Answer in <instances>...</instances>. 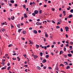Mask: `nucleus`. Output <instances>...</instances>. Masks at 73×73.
<instances>
[{"label": "nucleus", "instance_id": "1", "mask_svg": "<svg viewBox=\"0 0 73 73\" xmlns=\"http://www.w3.org/2000/svg\"><path fill=\"white\" fill-rule=\"evenodd\" d=\"M36 24L37 25H41V23H40L39 22H37L36 23Z\"/></svg>", "mask_w": 73, "mask_h": 73}, {"label": "nucleus", "instance_id": "11", "mask_svg": "<svg viewBox=\"0 0 73 73\" xmlns=\"http://www.w3.org/2000/svg\"><path fill=\"white\" fill-rule=\"evenodd\" d=\"M68 57H71L72 56V54H68Z\"/></svg>", "mask_w": 73, "mask_h": 73}, {"label": "nucleus", "instance_id": "23", "mask_svg": "<svg viewBox=\"0 0 73 73\" xmlns=\"http://www.w3.org/2000/svg\"><path fill=\"white\" fill-rule=\"evenodd\" d=\"M55 69L56 70H57L58 71L59 69L58 68H55Z\"/></svg>", "mask_w": 73, "mask_h": 73}, {"label": "nucleus", "instance_id": "51", "mask_svg": "<svg viewBox=\"0 0 73 73\" xmlns=\"http://www.w3.org/2000/svg\"><path fill=\"white\" fill-rule=\"evenodd\" d=\"M66 46H68V47H69V44H66Z\"/></svg>", "mask_w": 73, "mask_h": 73}, {"label": "nucleus", "instance_id": "41", "mask_svg": "<svg viewBox=\"0 0 73 73\" xmlns=\"http://www.w3.org/2000/svg\"><path fill=\"white\" fill-rule=\"evenodd\" d=\"M52 23H53V24H55V22H54L53 20L52 21Z\"/></svg>", "mask_w": 73, "mask_h": 73}, {"label": "nucleus", "instance_id": "52", "mask_svg": "<svg viewBox=\"0 0 73 73\" xmlns=\"http://www.w3.org/2000/svg\"><path fill=\"white\" fill-rule=\"evenodd\" d=\"M37 21H40V19H38L37 20Z\"/></svg>", "mask_w": 73, "mask_h": 73}, {"label": "nucleus", "instance_id": "19", "mask_svg": "<svg viewBox=\"0 0 73 73\" xmlns=\"http://www.w3.org/2000/svg\"><path fill=\"white\" fill-rule=\"evenodd\" d=\"M40 56H42V52H40Z\"/></svg>", "mask_w": 73, "mask_h": 73}, {"label": "nucleus", "instance_id": "6", "mask_svg": "<svg viewBox=\"0 0 73 73\" xmlns=\"http://www.w3.org/2000/svg\"><path fill=\"white\" fill-rule=\"evenodd\" d=\"M38 56H37L36 55H35L34 56V58L35 59H36L37 57H38Z\"/></svg>", "mask_w": 73, "mask_h": 73}, {"label": "nucleus", "instance_id": "25", "mask_svg": "<svg viewBox=\"0 0 73 73\" xmlns=\"http://www.w3.org/2000/svg\"><path fill=\"white\" fill-rule=\"evenodd\" d=\"M5 29H1V31H2L3 32H4V31H5Z\"/></svg>", "mask_w": 73, "mask_h": 73}, {"label": "nucleus", "instance_id": "60", "mask_svg": "<svg viewBox=\"0 0 73 73\" xmlns=\"http://www.w3.org/2000/svg\"><path fill=\"white\" fill-rule=\"evenodd\" d=\"M48 3H51V1H49L48 2Z\"/></svg>", "mask_w": 73, "mask_h": 73}, {"label": "nucleus", "instance_id": "12", "mask_svg": "<svg viewBox=\"0 0 73 73\" xmlns=\"http://www.w3.org/2000/svg\"><path fill=\"white\" fill-rule=\"evenodd\" d=\"M23 34H24V35L26 34V31H23Z\"/></svg>", "mask_w": 73, "mask_h": 73}, {"label": "nucleus", "instance_id": "24", "mask_svg": "<svg viewBox=\"0 0 73 73\" xmlns=\"http://www.w3.org/2000/svg\"><path fill=\"white\" fill-rule=\"evenodd\" d=\"M11 69V66H9V67H8V68H7V70H9V69Z\"/></svg>", "mask_w": 73, "mask_h": 73}, {"label": "nucleus", "instance_id": "7", "mask_svg": "<svg viewBox=\"0 0 73 73\" xmlns=\"http://www.w3.org/2000/svg\"><path fill=\"white\" fill-rule=\"evenodd\" d=\"M36 68L38 70H40L41 69V68L38 66H37Z\"/></svg>", "mask_w": 73, "mask_h": 73}, {"label": "nucleus", "instance_id": "2", "mask_svg": "<svg viewBox=\"0 0 73 73\" xmlns=\"http://www.w3.org/2000/svg\"><path fill=\"white\" fill-rule=\"evenodd\" d=\"M65 29H66V32H67V31H69V30H68V29H69V27H65Z\"/></svg>", "mask_w": 73, "mask_h": 73}, {"label": "nucleus", "instance_id": "17", "mask_svg": "<svg viewBox=\"0 0 73 73\" xmlns=\"http://www.w3.org/2000/svg\"><path fill=\"white\" fill-rule=\"evenodd\" d=\"M21 30H22V29H18V32H19V33H20V32H21Z\"/></svg>", "mask_w": 73, "mask_h": 73}, {"label": "nucleus", "instance_id": "55", "mask_svg": "<svg viewBox=\"0 0 73 73\" xmlns=\"http://www.w3.org/2000/svg\"><path fill=\"white\" fill-rule=\"evenodd\" d=\"M60 23L59 22H58V23L57 24V25H58V24H60Z\"/></svg>", "mask_w": 73, "mask_h": 73}, {"label": "nucleus", "instance_id": "63", "mask_svg": "<svg viewBox=\"0 0 73 73\" xmlns=\"http://www.w3.org/2000/svg\"><path fill=\"white\" fill-rule=\"evenodd\" d=\"M8 56V54H5V57H7V56Z\"/></svg>", "mask_w": 73, "mask_h": 73}, {"label": "nucleus", "instance_id": "53", "mask_svg": "<svg viewBox=\"0 0 73 73\" xmlns=\"http://www.w3.org/2000/svg\"><path fill=\"white\" fill-rule=\"evenodd\" d=\"M44 42H45V41H46V39L45 38H44Z\"/></svg>", "mask_w": 73, "mask_h": 73}, {"label": "nucleus", "instance_id": "16", "mask_svg": "<svg viewBox=\"0 0 73 73\" xmlns=\"http://www.w3.org/2000/svg\"><path fill=\"white\" fill-rule=\"evenodd\" d=\"M64 53V52H63V51H60V54H61L62 53Z\"/></svg>", "mask_w": 73, "mask_h": 73}, {"label": "nucleus", "instance_id": "21", "mask_svg": "<svg viewBox=\"0 0 73 73\" xmlns=\"http://www.w3.org/2000/svg\"><path fill=\"white\" fill-rule=\"evenodd\" d=\"M23 7L25 9H27V8L25 7V5H23Z\"/></svg>", "mask_w": 73, "mask_h": 73}, {"label": "nucleus", "instance_id": "58", "mask_svg": "<svg viewBox=\"0 0 73 73\" xmlns=\"http://www.w3.org/2000/svg\"><path fill=\"white\" fill-rule=\"evenodd\" d=\"M29 29L30 30H32V27L30 28H29Z\"/></svg>", "mask_w": 73, "mask_h": 73}, {"label": "nucleus", "instance_id": "27", "mask_svg": "<svg viewBox=\"0 0 73 73\" xmlns=\"http://www.w3.org/2000/svg\"><path fill=\"white\" fill-rule=\"evenodd\" d=\"M5 25V23H4V22L3 23L1 24V25H2V26H3V25Z\"/></svg>", "mask_w": 73, "mask_h": 73}, {"label": "nucleus", "instance_id": "43", "mask_svg": "<svg viewBox=\"0 0 73 73\" xmlns=\"http://www.w3.org/2000/svg\"><path fill=\"white\" fill-rule=\"evenodd\" d=\"M66 38H68V35L67 34L66 35Z\"/></svg>", "mask_w": 73, "mask_h": 73}, {"label": "nucleus", "instance_id": "15", "mask_svg": "<svg viewBox=\"0 0 73 73\" xmlns=\"http://www.w3.org/2000/svg\"><path fill=\"white\" fill-rule=\"evenodd\" d=\"M45 33H46L45 34V36L46 37H47L48 36V35H47V33H46V32H45Z\"/></svg>", "mask_w": 73, "mask_h": 73}, {"label": "nucleus", "instance_id": "49", "mask_svg": "<svg viewBox=\"0 0 73 73\" xmlns=\"http://www.w3.org/2000/svg\"><path fill=\"white\" fill-rule=\"evenodd\" d=\"M63 46H64V44H62L61 46H60L61 47H63Z\"/></svg>", "mask_w": 73, "mask_h": 73}, {"label": "nucleus", "instance_id": "32", "mask_svg": "<svg viewBox=\"0 0 73 73\" xmlns=\"http://www.w3.org/2000/svg\"><path fill=\"white\" fill-rule=\"evenodd\" d=\"M11 46H12V44H10L8 46V47L9 48V47H11Z\"/></svg>", "mask_w": 73, "mask_h": 73}, {"label": "nucleus", "instance_id": "5", "mask_svg": "<svg viewBox=\"0 0 73 73\" xmlns=\"http://www.w3.org/2000/svg\"><path fill=\"white\" fill-rule=\"evenodd\" d=\"M34 13L35 14H38V11L37 10H35L34 11Z\"/></svg>", "mask_w": 73, "mask_h": 73}, {"label": "nucleus", "instance_id": "4", "mask_svg": "<svg viewBox=\"0 0 73 73\" xmlns=\"http://www.w3.org/2000/svg\"><path fill=\"white\" fill-rule=\"evenodd\" d=\"M33 33H35V34H37V31L36 30H34L33 31Z\"/></svg>", "mask_w": 73, "mask_h": 73}, {"label": "nucleus", "instance_id": "62", "mask_svg": "<svg viewBox=\"0 0 73 73\" xmlns=\"http://www.w3.org/2000/svg\"><path fill=\"white\" fill-rule=\"evenodd\" d=\"M41 30H38V33H41Z\"/></svg>", "mask_w": 73, "mask_h": 73}, {"label": "nucleus", "instance_id": "56", "mask_svg": "<svg viewBox=\"0 0 73 73\" xmlns=\"http://www.w3.org/2000/svg\"><path fill=\"white\" fill-rule=\"evenodd\" d=\"M44 49H45V50L46 49V46H44Z\"/></svg>", "mask_w": 73, "mask_h": 73}, {"label": "nucleus", "instance_id": "22", "mask_svg": "<svg viewBox=\"0 0 73 73\" xmlns=\"http://www.w3.org/2000/svg\"><path fill=\"white\" fill-rule=\"evenodd\" d=\"M46 58H48L49 57V55H47L46 56Z\"/></svg>", "mask_w": 73, "mask_h": 73}, {"label": "nucleus", "instance_id": "28", "mask_svg": "<svg viewBox=\"0 0 73 73\" xmlns=\"http://www.w3.org/2000/svg\"><path fill=\"white\" fill-rule=\"evenodd\" d=\"M36 48H38L39 47V46L38 45H36Z\"/></svg>", "mask_w": 73, "mask_h": 73}, {"label": "nucleus", "instance_id": "18", "mask_svg": "<svg viewBox=\"0 0 73 73\" xmlns=\"http://www.w3.org/2000/svg\"><path fill=\"white\" fill-rule=\"evenodd\" d=\"M10 2L11 3H15V1L13 0H12L10 1Z\"/></svg>", "mask_w": 73, "mask_h": 73}, {"label": "nucleus", "instance_id": "57", "mask_svg": "<svg viewBox=\"0 0 73 73\" xmlns=\"http://www.w3.org/2000/svg\"><path fill=\"white\" fill-rule=\"evenodd\" d=\"M2 61L3 62H4V61H5V59H2Z\"/></svg>", "mask_w": 73, "mask_h": 73}, {"label": "nucleus", "instance_id": "20", "mask_svg": "<svg viewBox=\"0 0 73 73\" xmlns=\"http://www.w3.org/2000/svg\"><path fill=\"white\" fill-rule=\"evenodd\" d=\"M70 12H71V13H73V9H72L70 10Z\"/></svg>", "mask_w": 73, "mask_h": 73}, {"label": "nucleus", "instance_id": "42", "mask_svg": "<svg viewBox=\"0 0 73 73\" xmlns=\"http://www.w3.org/2000/svg\"><path fill=\"white\" fill-rule=\"evenodd\" d=\"M54 44H53L51 46V47L52 48H53L54 47Z\"/></svg>", "mask_w": 73, "mask_h": 73}, {"label": "nucleus", "instance_id": "61", "mask_svg": "<svg viewBox=\"0 0 73 73\" xmlns=\"http://www.w3.org/2000/svg\"><path fill=\"white\" fill-rule=\"evenodd\" d=\"M15 7H17V4H15Z\"/></svg>", "mask_w": 73, "mask_h": 73}, {"label": "nucleus", "instance_id": "8", "mask_svg": "<svg viewBox=\"0 0 73 73\" xmlns=\"http://www.w3.org/2000/svg\"><path fill=\"white\" fill-rule=\"evenodd\" d=\"M24 16L25 18H27L28 17V16H27V15L26 14H24Z\"/></svg>", "mask_w": 73, "mask_h": 73}, {"label": "nucleus", "instance_id": "33", "mask_svg": "<svg viewBox=\"0 0 73 73\" xmlns=\"http://www.w3.org/2000/svg\"><path fill=\"white\" fill-rule=\"evenodd\" d=\"M60 31L61 32H63V30L62 29V28H61L60 29Z\"/></svg>", "mask_w": 73, "mask_h": 73}, {"label": "nucleus", "instance_id": "10", "mask_svg": "<svg viewBox=\"0 0 73 73\" xmlns=\"http://www.w3.org/2000/svg\"><path fill=\"white\" fill-rule=\"evenodd\" d=\"M1 64H2L3 66H4L5 65V63L4 62H2L1 63Z\"/></svg>", "mask_w": 73, "mask_h": 73}, {"label": "nucleus", "instance_id": "37", "mask_svg": "<svg viewBox=\"0 0 73 73\" xmlns=\"http://www.w3.org/2000/svg\"><path fill=\"white\" fill-rule=\"evenodd\" d=\"M11 27L12 28H14V26H13V25H12L11 24Z\"/></svg>", "mask_w": 73, "mask_h": 73}, {"label": "nucleus", "instance_id": "40", "mask_svg": "<svg viewBox=\"0 0 73 73\" xmlns=\"http://www.w3.org/2000/svg\"><path fill=\"white\" fill-rule=\"evenodd\" d=\"M69 40H67V41L66 42V43H67V44H69V42H68Z\"/></svg>", "mask_w": 73, "mask_h": 73}, {"label": "nucleus", "instance_id": "35", "mask_svg": "<svg viewBox=\"0 0 73 73\" xmlns=\"http://www.w3.org/2000/svg\"><path fill=\"white\" fill-rule=\"evenodd\" d=\"M64 56L65 58H66V57H67V55H64Z\"/></svg>", "mask_w": 73, "mask_h": 73}, {"label": "nucleus", "instance_id": "46", "mask_svg": "<svg viewBox=\"0 0 73 73\" xmlns=\"http://www.w3.org/2000/svg\"><path fill=\"white\" fill-rule=\"evenodd\" d=\"M66 48L64 47V51H66Z\"/></svg>", "mask_w": 73, "mask_h": 73}, {"label": "nucleus", "instance_id": "39", "mask_svg": "<svg viewBox=\"0 0 73 73\" xmlns=\"http://www.w3.org/2000/svg\"><path fill=\"white\" fill-rule=\"evenodd\" d=\"M70 44H71V45H73V42H70Z\"/></svg>", "mask_w": 73, "mask_h": 73}, {"label": "nucleus", "instance_id": "54", "mask_svg": "<svg viewBox=\"0 0 73 73\" xmlns=\"http://www.w3.org/2000/svg\"><path fill=\"white\" fill-rule=\"evenodd\" d=\"M17 15H18V16H20V13H17Z\"/></svg>", "mask_w": 73, "mask_h": 73}, {"label": "nucleus", "instance_id": "45", "mask_svg": "<svg viewBox=\"0 0 73 73\" xmlns=\"http://www.w3.org/2000/svg\"><path fill=\"white\" fill-rule=\"evenodd\" d=\"M33 3L32 2H31L30 3V5H32V4H33Z\"/></svg>", "mask_w": 73, "mask_h": 73}, {"label": "nucleus", "instance_id": "64", "mask_svg": "<svg viewBox=\"0 0 73 73\" xmlns=\"http://www.w3.org/2000/svg\"><path fill=\"white\" fill-rule=\"evenodd\" d=\"M71 53H73V50H71Z\"/></svg>", "mask_w": 73, "mask_h": 73}, {"label": "nucleus", "instance_id": "14", "mask_svg": "<svg viewBox=\"0 0 73 73\" xmlns=\"http://www.w3.org/2000/svg\"><path fill=\"white\" fill-rule=\"evenodd\" d=\"M66 69H70V66H67V67L66 68Z\"/></svg>", "mask_w": 73, "mask_h": 73}, {"label": "nucleus", "instance_id": "47", "mask_svg": "<svg viewBox=\"0 0 73 73\" xmlns=\"http://www.w3.org/2000/svg\"><path fill=\"white\" fill-rule=\"evenodd\" d=\"M32 15H33L34 16H35V13H33Z\"/></svg>", "mask_w": 73, "mask_h": 73}, {"label": "nucleus", "instance_id": "34", "mask_svg": "<svg viewBox=\"0 0 73 73\" xmlns=\"http://www.w3.org/2000/svg\"><path fill=\"white\" fill-rule=\"evenodd\" d=\"M12 20H14L15 19V17L14 16H13L11 18Z\"/></svg>", "mask_w": 73, "mask_h": 73}, {"label": "nucleus", "instance_id": "31", "mask_svg": "<svg viewBox=\"0 0 73 73\" xmlns=\"http://www.w3.org/2000/svg\"><path fill=\"white\" fill-rule=\"evenodd\" d=\"M20 24H18L17 25V27H18V28H20Z\"/></svg>", "mask_w": 73, "mask_h": 73}, {"label": "nucleus", "instance_id": "44", "mask_svg": "<svg viewBox=\"0 0 73 73\" xmlns=\"http://www.w3.org/2000/svg\"><path fill=\"white\" fill-rule=\"evenodd\" d=\"M28 66V65H25V66H24V67H25V68H27V67Z\"/></svg>", "mask_w": 73, "mask_h": 73}, {"label": "nucleus", "instance_id": "13", "mask_svg": "<svg viewBox=\"0 0 73 73\" xmlns=\"http://www.w3.org/2000/svg\"><path fill=\"white\" fill-rule=\"evenodd\" d=\"M39 14H41V13H42V10H39Z\"/></svg>", "mask_w": 73, "mask_h": 73}, {"label": "nucleus", "instance_id": "3", "mask_svg": "<svg viewBox=\"0 0 73 73\" xmlns=\"http://www.w3.org/2000/svg\"><path fill=\"white\" fill-rule=\"evenodd\" d=\"M46 62V60L45 59L43 60L42 61V63H45Z\"/></svg>", "mask_w": 73, "mask_h": 73}, {"label": "nucleus", "instance_id": "36", "mask_svg": "<svg viewBox=\"0 0 73 73\" xmlns=\"http://www.w3.org/2000/svg\"><path fill=\"white\" fill-rule=\"evenodd\" d=\"M48 69H52V68H51V67H48Z\"/></svg>", "mask_w": 73, "mask_h": 73}, {"label": "nucleus", "instance_id": "59", "mask_svg": "<svg viewBox=\"0 0 73 73\" xmlns=\"http://www.w3.org/2000/svg\"><path fill=\"white\" fill-rule=\"evenodd\" d=\"M13 56H15V55H16V53H15L13 54Z\"/></svg>", "mask_w": 73, "mask_h": 73}, {"label": "nucleus", "instance_id": "38", "mask_svg": "<svg viewBox=\"0 0 73 73\" xmlns=\"http://www.w3.org/2000/svg\"><path fill=\"white\" fill-rule=\"evenodd\" d=\"M60 66H62L64 67V65L62 64H61L60 65Z\"/></svg>", "mask_w": 73, "mask_h": 73}, {"label": "nucleus", "instance_id": "26", "mask_svg": "<svg viewBox=\"0 0 73 73\" xmlns=\"http://www.w3.org/2000/svg\"><path fill=\"white\" fill-rule=\"evenodd\" d=\"M6 68L3 67L1 68L2 70H4V69H6Z\"/></svg>", "mask_w": 73, "mask_h": 73}, {"label": "nucleus", "instance_id": "50", "mask_svg": "<svg viewBox=\"0 0 73 73\" xmlns=\"http://www.w3.org/2000/svg\"><path fill=\"white\" fill-rule=\"evenodd\" d=\"M69 48H70V49H72V46H70Z\"/></svg>", "mask_w": 73, "mask_h": 73}, {"label": "nucleus", "instance_id": "48", "mask_svg": "<svg viewBox=\"0 0 73 73\" xmlns=\"http://www.w3.org/2000/svg\"><path fill=\"white\" fill-rule=\"evenodd\" d=\"M46 48H49V47H50V45H48L47 46H46Z\"/></svg>", "mask_w": 73, "mask_h": 73}, {"label": "nucleus", "instance_id": "9", "mask_svg": "<svg viewBox=\"0 0 73 73\" xmlns=\"http://www.w3.org/2000/svg\"><path fill=\"white\" fill-rule=\"evenodd\" d=\"M72 16H73L72 15V14L68 16V18H71V17H72Z\"/></svg>", "mask_w": 73, "mask_h": 73}, {"label": "nucleus", "instance_id": "29", "mask_svg": "<svg viewBox=\"0 0 73 73\" xmlns=\"http://www.w3.org/2000/svg\"><path fill=\"white\" fill-rule=\"evenodd\" d=\"M56 28L57 29H58V28H60V26H56Z\"/></svg>", "mask_w": 73, "mask_h": 73}, {"label": "nucleus", "instance_id": "30", "mask_svg": "<svg viewBox=\"0 0 73 73\" xmlns=\"http://www.w3.org/2000/svg\"><path fill=\"white\" fill-rule=\"evenodd\" d=\"M17 58L18 59H19L18 60V61H20V58H19V57H17Z\"/></svg>", "mask_w": 73, "mask_h": 73}]
</instances>
